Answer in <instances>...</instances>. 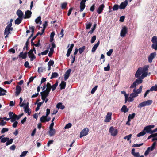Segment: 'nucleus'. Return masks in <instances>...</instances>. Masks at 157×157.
<instances>
[{
	"label": "nucleus",
	"mask_w": 157,
	"mask_h": 157,
	"mask_svg": "<svg viewBox=\"0 0 157 157\" xmlns=\"http://www.w3.org/2000/svg\"><path fill=\"white\" fill-rule=\"evenodd\" d=\"M143 82L142 79L140 77L136 79L130 86V89L136 88L137 86L141 83Z\"/></svg>",
	"instance_id": "f257e3e1"
},
{
	"label": "nucleus",
	"mask_w": 157,
	"mask_h": 157,
	"mask_svg": "<svg viewBox=\"0 0 157 157\" xmlns=\"http://www.w3.org/2000/svg\"><path fill=\"white\" fill-rule=\"evenodd\" d=\"M154 127V125H148L144 127L143 129L146 132V133L152 134L153 133V130H151V129L153 128Z\"/></svg>",
	"instance_id": "f03ea898"
},
{
	"label": "nucleus",
	"mask_w": 157,
	"mask_h": 157,
	"mask_svg": "<svg viewBox=\"0 0 157 157\" xmlns=\"http://www.w3.org/2000/svg\"><path fill=\"white\" fill-rule=\"evenodd\" d=\"M128 32V29L125 26H123L121 29L120 33V36L122 37H124L125 36Z\"/></svg>",
	"instance_id": "7ed1b4c3"
},
{
	"label": "nucleus",
	"mask_w": 157,
	"mask_h": 157,
	"mask_svg": "<svg viewBox=\"0 0 157 157\" xmlns=\"http://www.w3.org/2000/svg\"><path fill=\"white\" fill-rule=\"evenodd\" d=\"M109 132L111 134V135L113 136H115L118 133L117 130V129H115L113 126L110 127Z\"/></svg>",
	"instance_id": "20e7f679"
},
{
	"label": "nucleus",
	"mask_w": 157,
	"mask_h": 157,
	"mask_svg": "<svg viewBox=\"0 0 157 157\" xmlns=\"http://www.w3.org/2000/svg\"><path fill=\"white\" fill-rule=\"evenodd\" d=\"M89 130L88 128H85L80 132L79 137L81 138L83 136H86L88 134Z\"/></svg>",
	"instance_id": "39448f33"
},
{
	"label": "nucleus",
	"mask_w": 157,
	"mask_h": 157,
	"mask_svg": "<svg viewBox=\"0 0 157 157\" xmlns=\"http://www.w3.org/2000/svg\"><path fill=\"white\" fill-rule=\"evenodd\" d=\"M50 110L49 109H46V114L45 116H42L40 119V121L41 122H45V119L49 115L50 113Z\"/></svg>",
	"instance_id": "423d86ee"
},
{
	"label": "nucleus",
	"mask_w": 157,
	"mask_h": 157,
	"mask_svg": "<svg viewBox=\"0 0 157 157\" xmlns=\"http://www.w3.org/2000/svg\"><path fill=\"white\" fill-rule=\"evenodd\" d=\"M156 55V53L155 52L152 53L148 57V61L149 62H152L153 59Z\"/></svg>",
	"instance_id": "0eeeda50"
},
{
	"label": "nucleus",
	"mask_w": 157,
	"mask_h": 157,
	"mask_svg": "<svg viewBox=\"0 0 157 157\" xmlns=\"http://www.w3.org/2000/svg\"><path fill=\"white\" fill-rule=\"evenodd\" d=\"M86 1V0H82L80 3V10L79 11L82 12L85 7V3Z\"/></svg>",
	"instance_id": "6e6552de"
},
{
	"label": "nucleus",
	"mask_w": 157,
	"mask_h": 157,
	"mask_svg": "<svg viewBox=\"0 0 157 157\" xmlns=\"http://www.w3.org/2000/svg\"><path fill=\"white\" fill-rule=\"evenodd\" d=\"M112 113L111 112H108L106 116L105 119L104 121L106 122H109L111 119Z\"/></svg>",
	"instance_id": "1a4fd4ad"
},
{
	"label": "nucleus",
	"mask_w": 157,
	"mask_h": 157,
	"mask_svg": "<svg viewBox=\"0 0 157 157\" xmlns=\"http://www.w3.org/2000/svg\"><path fill=\"white\" fill-rule=\"evenodd\" d=\"M128 1L125 0L124 2H122L119 5L120 9H123L125 8L128 4Z\"/></svg>",
	"instance_id": "9d476101"
},
{
	"label": "nucleus",
	"mask_w": 157,
	"mask_h": 157,
	"mask_svg": "<svg viewBox=\"0 0 157 157\" xmlns=\"http://www.w3.org/2000/svg\"><path fill=\"white\" fill-rule=\"evenodd\" d=\"M71 71V69H68L65 73V74L64 75V78L65 81L67 80L69 77Z\"/></svg>",
	"instance_id": "9b49d317"
},
{
	"label": "nucleus",
	"mask_w": 157,
	"mask_h": 157,
	"mask_svg": "<svg viewBox=\"0 0 157 157\" xmlns=\"http://www.w3.org/2000/svg\"><path fill=\"white\" fill-rule=\"evenodd\" d=\"M104 7V6L103 4L99 6L97 10L98 14H100L101 13L103 10Z\"/></svg>",
	"instance_id": "f8f14e48"
},
{
	"label": "nucleus",
	"mask_w": 157,
	"mask_h": 157,
	"mask_svg": "<svg viewBox=\"0 0 157 157\" xmlns=\"http://www.w3.org/2000/svg\"><path fill=\"white\" fill-rule=\"evenodd\" d=\"M27 54L28 53L26 52L23 53V52H22L20 53L19 55V58H22L23 59H25L27 57Z\"/></svg>",
	"instance_id": "ddd939ff"
},
{
	"label": "nucleus",
	"mask_w": 157,
	"mask_h": 157,
	"mask_svg": "<svg viewBox=\"0 0 157 157\" xmlns=\"http://www.w3.org/2000/svg\"><path fill=\"white\" fill-rule=\"evenodd\" d=\"M28 103H27V105L26 107H24V108L25 109L24 111L26 113H27L28 115H30L31 113V111L30 112V109L28 106Z\"/></svg>",
	"instance_id": "4468645a"
},
{
	"label": "nucleus",
	"mask_w": 157,
	"mask_h": 157,
	"mask_svg": "<svg viewBox=\"0 0 157 157\" xmlns=\"http://www.w3.org/2000/svg\"><path fill=\"white\" fill-rule=\"evenodd\" d=\"M32 12L28 10L25 12V16L24 17V19L29 18H30L32 14Z\"/></svg>",
	"instance_id": "2eb2a0df"
},
{
	"label": "nucleus",
	"mask_w": 157,
	"mask_h": 157,
	"mask_svg": "<svg viewBox=\"0 0 157 157\" xmlns=\"http://www.w3.org/2000/svg\"><path fill=\"white\" fill-rule=\"evenodd\" d=\"M149 66L148 65H145L144 66L143 68L140 67L139 68L140 69L141 71L143 72H147L148 71V68H149Z\"/></svg>",
	"instance_id": "dca6fc26"
},
{
	"label": "nucleus",
	"mask_w": 157,
	"mask_h": 157,
	"mask_svg": "<svg viewBox=\"0 0 157 157\" xmlns=\"http://www.w3.org/2000/svg\"><path fill=\"white\" fill-rule=\"evenodd\" d=\"M49 92H50L45 90L41 92L40 94L41 95H42L45 97H47L48 96Z\"/></svg>",
	"instance_id": "f3484780"
},
{
	"label": "nucleus",
	"mask_w": 157,
	"mask_h": 157,
	"mask_svg": "<svg viewBox=\"0 0 157 157\" xmlns=\"http://www.w3.org/2000/svg\"><path fill=\"white\" fill-rule=\"evenodd\" d=\"M16 14L18 16V17L23 18L24 14L20 10L18 9L17 10L16 12Z\"/></svg>",
	"instance_id": "a211bd4d"
},
{
	"label": "nucleus",
	"mask_w": 157,
	"mask_h": 157,
	"mask_svg": "<svg viewBox=\"0 0 157 157\" xmlns=\"http://www.w3.org/2000/svg\"><path fill=\"white\" fill-rule=\"evenodd\" d=\"M100 44V41H98L97 43H96L93 47L91 52H94L96 50L97 47Z\"/></svg>",
	"instance_id": "6ab92c4d"
},
{
	"label": "nucleus",
	"mask_w": 157,
	"mask_h": 157,
	"mask_svg": "<svg viewBox=\"0 0 157 157\" xmlns=\"http://www.w3.org/2000/svg\"><path fill=\"white\" fill-rule=\"evenodd\" d=\"M16 95L17 96L19 94L21 91V87L18 85L16 87Z\"/></svg>",
	"instance_id": "aec40b11"
},
{
	"label": "nucleus",
	"mask_w": 157,
	"mask_h": 157,
	"mask_svg": "<svg viewBox=\"0 0 157 157\" xmlns=\"http://www.w3.org/2000/svg\"><path fill=\"white\" fill-rule=\"evenodd\" d=\"M48 133L50 136H53L56 133L55 130L53 128H49Z\"/></svg>",
	"instance_id": "412c9836"
},
{
	"label": "nucleus",
	"mask_w": 157,
	"mask_h": 157,
	"mask_svg": "<svg viewBox=\"0 0 157 157\" xmlns=\"http://www.w3.org/2000/svg\"><path fill=\"white\" fill-rule=\"evenodd\" d=\"M138 96V94L136 92V88H134L133 93L130 94V96L134 98L137 97Z\"/></svg>",
	"instance_id": "4be33fe9"
},
{
	"label": "nucleus",
	"mask_w": 157,
	"mask_h": 157,
	"mask_svg": "<svg viewBox=\"0 0 157 157\" xmlns=\"http://www.w3.org/2000/svg\"><path fill=\"white\" fill-rule=\"evenodd\" d=\"M141 69L138 68L135 75V77L136 78H139L142 72L141 71Z\"/></svg>",
	"instance_id": "5701e85b"
},
{
	"label": "nucleus",
	"mask_w": 157,
	"mask_h": 157,
	"mask_svg": "<svg viewBox=\"0 0 157 157\" xmlns=\"http://www.w3.org/2000/svg\"><path fill=\"white\" fill-rule=\"evenodd\" d=\"M128 108L127 106L125 105H123L121 109V112H124V113L128 112Z\"/></svg>",
	"instance_id": "b1692460"
},
{
	"label": "nucleus",
	"mask_w": 157,
	"mask_h": 157,
	"mask_svg": "<svg viewBox=\"0 0 157 157\" xmlns=\"http://www.w3.org/2000/svg\"><path fill=\"white\" fill-rule=\"evenodd\" d=\"M56 108L59 109H60L63 110L65 108L64 105H63L61 103L59 102L56 105Z\"/></svg>",
	"instance_id": "393cba45"
},
{
	"label": "nucleus",
	"mask_w": 157,
	"mask_h": 157,
	"mask_svg": "<svg viewBox=\"0 0 157 157\" xmlns=\"http://www.w3.org/2000/svg\"><path fill=\"white\" fill-rule=\"evenodd\" d=\"M66 86V83L64 81H62L59 85L60 90L64 89L65 88Z\"/></svg>",
	"instance_id": "a878e982"
},
{
	"label": "nucleus",
	"mask_w": 157,
	"mask_h": 157,
	"mask_svg": "<svg viewBox=\"0 0 157 157\" xmlns=\"http://www.w3.org/2000/svg\"><path fill=\"white\" fill-rule=\"evenodd\" d=\"M29 58H30L31 61H33L36 59V57L34 54H28Z\"/></svg>",
	"instance_id": "bb28decb"
},
{
	"label": "nucleus",
	"mask_w": 157,
	"mask_h": 157,
	"mask_svg": "<svg viewBox=\"0 0 157 157\" xmlns=\"http://www.w3.org/2000/svg\"><path fill=\"white\" fill-rule=\"evenodd\" d=\"M23 18H20L18 17L17 18V19L15 21V24L19 25L22 21Z\"/></svg>",
	"instance_id": "cd10ccee"
},
{
	"label": "nucleus",
	"mask_w": 157,
	"mask_h": 157,
	"mask_svg": "<svg viewBox=\"0 0 157 157\" xmlns=\"http://www.w3.org/2000/svg\"><path fill=\"white\" fill-rule=\"evenodd\" d=\"M121 93L122 94H123L124 95L125 99V103H126L128 100V94H126V92L124 91H122L121 92Z\"/></svg>",
	"instance_id": "c85d7f7f"
},
{
	"label": "nucleus",
	"mask_w": 157,
	"mask_h": 157,
	"mask_svg": "<svg viewBox=\"0 0 157 157\" xmlns=\"http://www.w3.org/2000/svg\"><path fill=\"white\" fill-rule=\"evenodd\" d=\"M34 40H32V39L31 40V44L32 46H35L36 47H39L40 45V40H39L38 41V44H35L33 42V41Z\"/></svg>",
	"instance_id": "c756f323"
},
{
	"label": "nucleus",
	"mask_w": 157,
	"mask_h": 157,
	"mask_svg": "<svg viewBox=\"0 0 157 157\" xmlns=\"http://www.w3.org/2000/svg\"><path fill=\"white\" fill-rule=\"evenodd\" d=\"M6 92V90L0 87V96L6 95L5 93Z\"/></svg>",
	"instance_id": "7c9ffc66"
},
{
	"label": "nucleus",
	"mask_w": 157,
	"mask_h": 157,
	"mask_svg": "<svg viewBox=\"0 0 157 157\" xmlns=\"http://www.w3.org/2000/svg\"><path fill=\"white\" fill-rule=\"evenodd\" d=\"M46 87H47V88L46 90L50 92L51 89L52 88V86L49 82H48L47 83L46 85Z\"/></svg>",
	"instance_id": "2f4dec72"
},
{
	"label": "nucleus",
	"mask_w": 157,
	"mask_h": 157,
	"mask_svg": "<svg viewBox=\"0 0 157 157\" xmlns=\"http://www.w3.org/2000/svg\"><path fill=\"white\" fill-rule=\"evenodd\" d=\"M17 115L16 114H14L13 116L11 118V122H14L16 120H17Z\"/></svg>",
	"instance_id": "473e14b6"
},
{
	"label": "nucleus",
	"mask_w": 157,
	"mask_h": 157,
	"mask_svg": "<svg viewBox=\"0 0 157 157\" xmlns=\"http://www.w3.org/2000/svg\"><path fill=\"white\" fill-rule=\"evenodd\" d=\"M11 32H10V30L7 28V27H6L5 29L4 32V35L7 34L9 35V34H11Z\"/></svg>",
	"instance_id": "72a5a7b5"
},
{
	"label": "nucleus",
	"mask_w": 157,
	"mask_h": 157,
	"mask_svg": "<svg viewBox=\"0 0 157 157\" xmlns=\"http://www.w3.org/2000/svg\"><path fill=\"white\" fill-rule=\"evenodd\" d=\"M58 76V74L57 72H53L52 73L51 76L50 78V79L57 77Z\"/></svg>",
	"instance_id": "f704fd0d"
},
{
	"label": "nucleus",
	"mask_w": 157,
	"mask_h": 157,
	"mask_svg": "<svg viewBox=\"0 0 157 157\" xmlns=\"http://www.w3.org/2000/svg\"><path fill=\"white\" fill-rule=\"evenodd\" d=\"M96 25H97V24L96 23H95V24H94L91 30L88 32V33H90V34H92L93 33V32L95 30V29L96 27Z\"/></svg>",
	"instance_id": "c9c22d12"
},
{
	"label": "nucleus",
	"mask_w": 157,
	"mask_h": 157,
	"mask_svg": "<svg viewBox=\"0 0 157 157\" xmlns=\"http://www.w3.org/2000/svg\"><path fill=\"white\" fill-rule=\"evenodd\" d=\"M152 100H148L146 101H144L145 106L150 105L152 103Z\"/></svg>",
	"instance_id": "e433bc0d"
},
{
	"label": "nucleus",
	"mask_w": 157,
	"mask_h": 157,
	"mask_svg": "<svg viewBox=\"0 0 157 157\" xmlns=\"http://www.w3.org/2000/svg\"><path fill=\"white\" fill-rule=\"evenodd\" d=\"M153 43H157V36H153L151 40Z\"/></svg>",
	"instance_id": "4c0bfd02"
},
{
	"label": "nucleus",
	"mask_w": 157,
	"mask_h": 157,
	"mask_svg": "<svg viewBox=\"0 0 157 157\" xmlns=\"http://www.w3.org/2000/svg\"><path fill=\"white\" fill-rule=\"evenodd\" d=\"M146 134V132L144 131V130L143 129V131L140 132V133H139L137 135V136L138 137H140L142 136H143L145 135Z\"/></svg>",
	"instance_id": "58836bf2"
},
{
	"label": "nucleus",
	"mask_w": 157,
	"mask_h": 157,
	"mask_svg": "<svg viewBox=\"0 0 157 157\" xmlns=\"http://www.w3.org/2000/svg\"><path fill=\"white\" fill-rule=\"evenodd\" d=\"M143 88V86H140L139 88L136 90V92L138 95V94L141 93Z\"/></svg>",
	"instance_id": "ea45409f"
},
{
	"label": "nucleus",
	"mask_w": 157,
	"mask_h": 157,
	"mask_svg": "<svg viewBox=\"0 0 157 157\" xmlns=\"http://www.w3.org/2000/svg\"><path fill=\"white\" fill-rule=\"evenodd\" d=\"M30 39H29V38L27 40L25 43V45L24 47V48H23V50H25V48H26V50H28V46L29 44V40Z\"/></svg>",
	"instance_id": "a19ab883"
},
{
	"label": "nucleus",
	"mask_w": 157,
	"mask_h": 157,
	"mask_svg": "<svg viewBox=\"0 0 157 157\" xmlns=\"http://www.w3.org/2000/svg\"><path fill=\"white\" fill-rule=\"evenodd\" d=\"M85 49V46L83 47L79 48L78 49L79 52L80 54H81Z\"/></svg>",
	"instance_id": "79ce46f5"
},
{
	"label": "nucleus",
	"mask_w": 157,
	"mask_h": 157,
	"mask_svg": "<svg viewBox=\"0 0 157 157\" xmlns=\"http://www.w3.org/2000/svg\"><path fill=\"white\" fill-rule=\"evenodd\" d=\"M150 90L151 91H156L157 90V85H155V86H152Z\"/></svg>",
	"instance_id": "37998d69"
},
{
	"label": "nucleus",
	"mask_w": 157,
	"mask_h": 157,
	"mask_svg": "<svg viewBox=\"0 0 157 157\" xmlns=\"http://www.w3.org/2000/svg\"><path fill=\"white\" fill-rule=\"evenodd\" d=\"M58 84V82L57 81H56L55 84L52 86V91H54L55 90Z\"/></svg>",
	"instance_id": "c03bdc74"
},
{
	"label": "nucleus",
	"mask_w": 157,
	"mask_h": 157,
	"mask_svg": "<svg viewBox=\"0 0 157 157\" xmlns=\"http://www.w3.org/2000/svg\"><path fill=\"white\" fill-rule=\"evenodd\" d=\"M13 139H9V140L7 141V142L6 143V145L8 146L11 144L13 143Z\"/></svg>",
	"instance_id": "a18cd8bd"
},
{
	"label": "nucleus",
	"mask_w": 157,
	"mask_h": 157,
	"mask_svg": "<svg viewBox=\"0 0 157 157\" xmlns=\"http://www.w3.org/2000/svg\"><path fill=\"white\" fill-rule=\"evenodd\" d=\"M118 9H120L119 6L118 5L115 4L113 8V11H116Z\"/></svg>",
	"instance_id": "49530a36"
},
{
	"label": "nucleus",
	"mask_w": 157,
	"mask_h": 157,
	"mask_svg": "<svg viewBox=\"0 0 157 157\" xmlns=\"http://www.w3.org/2000/svg\"><path fill=\"white\" fill-rule=\"evenodd\" d=\"M8 140H9V138L8 137H4L2 138L0 140V141L2 143H5L6 142H7Z\"/></svg>",
	"instance_id": "de8ad7c7"
},
{
	"label": "nucleus",
	"mask_w": 157,
	"mask_h": 157,
	"mask_svg": "<svg viewBox=\"0 0 157 157\" xmlns=\"http://www.w3.org/2000/svg\"><path fill=\"white\" fill-rule=\"evenodd\" d=\"M45 68L44 67H39L38 69V72L40 73L42 72L44 70Z\"/></svg>",
	"instance_id": "09e8293b"
},
{
	"label": "nucleus",
	"mask_w": 157,
	"mask_h": 157,
	"mask_svg": "<svg viewBox=\"0 0 157 157\" xmlns=\"http://www.w3.org/2000/svg\"><path fill=\"white\" fill-rule=\"evenodd\" d=\"M140 78L142 79L144 77H146L147 75V72H143Z\"/></svg>",
	"instance_id": "8fccbe9b"
},
{
	"label": "nucleus",
	"mask_w": 157,
	"mask_h": 157,
	"mask_svg": "<svg viewBox=\"0 0 157 157\" xmlns=\"http://www.w3.org/2000/svg\"><path fill=\"white\" fill-rule=\"evenodd\" d=\"M71 57L72 58L71 65H72L75 60L76 56L75 55L73 56L72 55H71Z\"/></svg>",
	"instance_id": "3c124183"
},
{
	"label": "nucleus",
	"mask_w": 157,
	"mask_h": 157,
	"mask_svg": "<svg viewBox=\"0 0 157 157\" xmlns=\"http://www.w3.org/2000/svg\"><path fill=\"white\" fill-rule=\"evenodd\" d=\"M54 52V49H52V48H50V51L48 54V56L49 57H51L52 54Z\"/></svg>",
	"instance_id": "603ef678"
},
{
	"label": "nucleus",
	"mask_w": 157,
	"mask_h": 157,
	"mask_svg": "<svg viewBox=\"0 0 157 157\" xmlns=\"http://www.w3.org/2000/svg\"><path fill=\"white\" fill-rule=\"evenodd\" d=\"M151 47L155 50H157V43H153L151 45Z\"/></svg>",
	"instance_id": "864d4df0"
},
{
	"label": "nucleus",
	"mask_w": 157,
	"mask_h": 157,
	"mask_svg": "<svg viewBox=\"0 0 157 157\" xmlns=\"http://www.w3.org/2000/svg\"><path fill=\"white\" fill-rule=\"evenodd\" d=\"M72 126V124L71 123H69L68 124H67L64 127L65 129H68L70 128Z\"/></svg>",
	"instance_id": "5fc2aeb1"
},
{
	"label": "nucleus",
	"mask_w": 157,
	"mask_h": 157,
	"mask_svg": "<svg viewBox=\"0 0 157 157\" xmlns=\"http://www.w3.org/2000/svg\"><path fill=\"white\" fill-rule=\"evenodd\" d=\"M67 5V2H64L61 4V7L62 9H64L65 8Z\"/></svg>",
	"instance_id": "6e6d98bb"
},
{
	"label": "nucleus",
	"mask_w": 157,
	"mask_h": 157,
	"mask_svg": "<svg viewBox=\"0 0 157 157\" xmlns=\"http://www.w3.org/2000/svg\"><path fill=\"white\" fill-rule=\"evenodd\" d=\"M28 152V151H24L23 152H22L21 154L20 155V157H24L26 155Z\"/></svg>",
	"instance_id": "4d7b16f0"
},
{
	"label": "nucleus",
	"mask_w": 157,
	"mask_h": 157,
	"mask_svg": "<svg viewBox=\"0 0 157 157\" xmlns=\"http://www.w3.org/2000/svg\"><path fill=\"white\" fill-rule=\"evenodd\" d=\"M145 106V104L144 102H143L139 104L138 105V107L139 108H141Z\"/></svg>",
	"instance_id": "13d9d810"
},
{
	"label": "nucleus",
	"mask_w": 157,
	"mask_h": 157,
	"mask_svg": "<svg viewBox=\"0 0 157 157\" xmlns=\"http://www.w3.org/2000/svg\"><path fill=\"white\" fill-rule=\"evenodd\" d=\"M74 46V44H72L71 45L70 47L67 50V52L71 53L72 50Z\"/></svg>",
	"instance_id": "bf43d9fd"
},
{
	"label": "nucleus",
	"mask_w": 157,
	"mask_h": 157,
	"mask_svg": "<svg viewBox=\"0 0 157 157\" xmlns=\"http://www.w3.org/2000/svg\"><path fill=\"white\" fill-rule=\"evenodd\" d=\"M9 130L8 128H3L1 130V132L2 133H4L8 131Z\"/></svg>",
	"instance_id": "052dcab7"
},
{
	"label": "nucleus",
	"mask_w": 157,
	"mask_h": 157,
	"mask_svg": "<svg viewBox=\"0 0 157 157\" xmlns=\"http://www.w3.org/2000/svg\"><path fill=\"white\" fill-rule=\"evenodd\" d=\"M54 64V61L53 60H50L48 63V66H53Z\"/></svg>",
	"instance_id": "680f3d73"
},
{
	"label": "nucleus",
	"mask_w": 157,
	"mask_h": 157,
	"mask_svg": "<svg viewBox=\"0 0 157 157\" xmlns=\"http://www.w3.org/2000/svg\"><path fill=\"white\" fill-rule=\"evenodd\" d=\"M132 136V135L131 134H130L124 137V139H127V140L129 141L131 138Z\"/></svg>",
	"instance_id": "e2e57ef3"
},
{
	"label": "nucleus",
	"mask_w": 157,
	"mask_h": 157,
	"mask_svg": "<svg viewBox=\"0 0 157 157\" xmlns=\"http://www.w3.org/2000/svg\"><path fill=\"white\" fill-rule=\"evenodd\" d=\"M113 52V50L111 49L107 52V55L109 56L111 55V54Z\"/></svg>",
	"instance_id": "0e129e2a"
},
{
	"label": "nucleus",
	"mask_w": 157,
	"mask_h": 157,
	"mask_svg": "<svg viewBox=\"0 0 157 157\" xmlns=\"http://www.w3.org/2000/svg\"><path fill=\"white\" fill-rule=\"evenodd\" d=\"M97 86H96L92 88V90L91 91V94H93L94 93V92L97 89Z\"/></svg>",
	"instance_id": "69168bd1"
},
{
	"label": "nucleus",
	"mask_w": 157,
	"mask_h": 157,
	"mask_svg": "<svg viewBox=\"0 0 157 157\" xmlns=\"http://www.w3.org/2000/svg\"><path fill=\"white\" fill-rule=\"evenodd\" d=\"M92 25V24L91 23H89L87 24H86V27L87 29H89L91 27Z\"/></svg>",
	"instance_id": "338daca9"
},
{
	"label": "nucleus",
	"mask_w": 157,
	"mask_h": 157,
	"mask_svg": "<svg viewBox=\"0 0 157 157\" xmlns=\"http://www.w3.org/2000/svg\"><path fill=\"white\" fill-rule=\"evenodd\" d=\"M154 136L153 137L152 139V141H154L155 140H157V133L154 134Z\"/></svg>",
	"instance_id": "774afa93"
}]
</instances>
